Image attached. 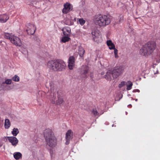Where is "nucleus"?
I'll use <instances>...</instances> for the list:
<instances>
[{
    "mask_svg": "<svg viewBox=\"0 0 160 160\" xmlns=\"http://www.w3.org/2000/svg\"><path fill=\"white\" fill-rule=\"evenodd\" d=\"M51 98L50 99V101L51 103L56 105H59L62 104L64 101L63 98L58 97V99L56 100V96L55 93L52 92L51 93Z\"/></svg>",
    "mask_w": 160,
    "mask_h": 160,
    "instance_id": "nucleus-6",
    "label": "nucleus"
},
{
    "mask_svg": "<svg viewBox=\"0 0 160 160\" xmlns=\"http://www.w3.org/2000/svg\"><path fill=\"white\" fill-rule=\"evenodd\" d=\"M44 135L47 145L51 148H54L56 146L57 139L51 129H46L44 131Z\"/></svg>",
    "mask_w": 160,
    "mask_h": 160,
    "instance_id": "nucleus-3",
    "label": "nucleus"
},
{
    "mask_svg": "<svg viewBox=\"0 0 160 160\" xmlns=\"http://www.w3.org/2000/svg\"><path fill=\"white\" fill-rule=\"evenodd\" d=\"M73 132L71 130H68L67 131L65 135L66 145H68L69 143L70 140L73 138Z\"/></svg>",
    "mask_w": 160,
    "mask_h": 160,
    "instance_id": "nucleus-8",
    "label": "nucleus"
},
{
    "mask_svg": "<svg viewBox=\"0 0 160 160\" xmlns=\"http://www.w3.org/2000/svg\"><path fill=\"white\" fill-rule=\"evenodd\" d=\"M57 94H58V97H63V93L61 91H58L57 92Z\"/></svg>",
    "mask_w": 160,
    "mask_h": 160,
    "instance_id": "nucleus-27",
    "label": "nucleus"
},
{
    "mask_svg": "<svg viewBox=\"0 0 160 160\" xmlns=\"http://www.w3.org/2000/svg\"><path fill=\"white\" fill-rule=\"evenodd\" d=\"M4 36L5 38L9 40L12 44L16 46L20 47L22 45V42L19 38L12 33L5 32Z\"/></svg>",
    "mask_w": 160,
    "mask_h": 160,
    "instance_id": "nucleus-5",
    "label": "nucleus"
},
{
    "mask_svg": "<svg viewBox=\"0 0 160 160\" xmlns=\"http://www.w3.org/2000/svg\"><path fill=\"white\" fill-rule=\"evenodd\" d=\"M64 7L62 10V12L63 13L66 14L72 9V8L71 5L68 3H66L64 4Z\"/></svg>",
    "mask_w": 160,
    "mask_h": 160,
    "instance_id": "nucleus-13",
    "label": "nucleus"
},
{
    "mask_svg": "<svg viewBox=\"0 0 160 160\" xmlns=\"http://www.w3.org/2000/svg\"><path fill=\"white\" fill-rule=\"evenodd\" d=\"M125 85V82L123 81L119 84L118 87L119 88H121L123 86Z\"/></svg>",
    "mask_w": 160,
    "mask_h": 160,
    "instance_id": "nucleus-29",
    "label": "nucleus"
},
{
    "mask_svg": "<svg viewBox=\"0 0 160 160\" xmlns=\"http://www.w3.org/2000/svg\"><path fill=\"white\" fill-rule=\"evenodd\" d=\"M128 106L129 107H130V108H131L132 107V106L131 104H129V105Z\"/></svg>",
    "mask_w": 160,
    "mask_h": 160,
    "instance_id": "nucleus-34",
    "label": "nucleus"
},
{
    "mask_svg": "<svg viewBox=\"0 0 160 160\" xmlns=\"http://www.w3.org/2000/svg\"><path fill=\"white\" fill-rule=\"evenodd\" d=\"M120 22V20H119V21L117 23L119 24Z\"/></svg>",
    "mask_w": 160,
    "mask_h": 160,
    "instance_id": "nucleus-36",
    "label": "nucleus"
},
{
    "mask_svg": "<svg viewBox=\"0 0 160 160\" xmlns=\"http://www.w3.org/2000/svg\"><path fill=\"white\" fill-rule=\"evenodd\" d=\"M136 101H137V99H136Z\"/></svg>",
    "mask_w": 160,
    "mask_h": 160,
    "instance_id": "nucleus-40",
    "label": "nucleus"
},
{
    "mask_svg": "<svg viewBox=\"0 0 160 160\" xmlns=\"http://www.w3.org/2000/svg\"><path fill=\"white\" fill-rule=\"evenodd\" d=\"M12 82V80L11 79H7L6 80L5 82L2 83L3 84H10Z\"/></svg>",
    "mask_w": 160,
    "mask_h": 160,
    "instance_id": "nucleus-26",
    "label": "nucleus"
},
{
    "mask_svg": "<svg viewBox=\"0 0 160 160\" xmlns=\"http://www.w3.org/2000/svg\"><path fill=\"white\" fill-rule=\"evenodd\" d=\"M1 17H2V15H0V22H1Z\"/></svg>",
    "mask_w": 160,
    "mask_h": 160,
    "instance_id": "nucleus-38",
    "label": "nucleus"
},
{
    "mask_svg": "<svg viewBox=\"0 0 160 160\" xmlns=\"http://www.w3.org/2000/svg\"><path fill=\"white\" fill-rule=\"evenodd\" d=\"M19 131L17 128H14L12 132V133L14 136H16L19 133Z\"/></svg>",
    "mask_w": 160,
    "mask_h": 160,
    "instance_id": "nucleus-22",
    "label": "nucleus"
},
{
    "mask_svg": "<svg viewBox=\"0 0 160 160\" xmlns=\"http://www.w3.org/2000/svg\"><path fill=\"white\" fill-rule=\"evenodd\" d=\"M85 51L84 48L82 47H79L78 49V53L81 57L83 56L84 54Z\"/></svg>",
    "mask_w": 160,
    "mask_h": 160,
    "instance_id": "nucleus-21",
    "label": "nucleus"
},
{
    "mask_svg": "<svg viewBox=\"0 0 160 160\" xmlns=\"http://www.w3.org/2000/svg\"><path fill=\"white\" fill-rule=\"evenodd\" d=\"M114 53L115 54H118V50L117 49H116L115 48L114 49Z\"/></svg>",
    "mask_w": 160,
    "mask_h": 160,
    "instance_id": "nucleus-30",
    "label": "nucleus"
},
{
    "mask_svg": "<svg viewBox=\"0 0 160 160\" xmlns=\"http://www.w3.org/2000/svg\"><path fill=\"white\" fill-rule=\"evenodd\" d=\"M78 21L79 22V24L81 25H83L86 22V21L82 18H78Z\"/></svg>",
    "mask_w": 160,
    "mask_h": 160,
    "instance_id": "nucleus-23",
    "label": "nucleus"
},
{
    "mask_svg": "<svg viewBox=\"0 0 160 160\" xmlns=\"http://www.w3.org/2000/svg\"><path fill=\"white\" fill-rule=\"evenodd\" d=\"M92 112L95 117L99 114V113L96 109H93L92 110Z\"/></svg>",
    "mask_w": 160,
    "mask_h": 160,
    "instance_id": "nucleus-25",
    "label": "nucleus"
},
{
    "mask_svg": "<svg viewBox=\"0 0 160 160\" xmlns=\"http://www.w3.org/2000/svg\"><path fill=\"white\" fill-rule=\"evenodd\" d=\"M156 48V42L152 41L148 42L140 49L139 54L142 56L148 57L153 53Z\"/></svg>",
    "mask_w": 160,
    "mask_h": 160,
    "instance_id": "nucleus-1",
    "label": "nucleus"
},
{
    "mask_svg": "<svg viewBox=\"0 0 160 160\" xmlns=\"http://www.w3.org/2000/svg\"><path fill=\"white\" fill-rule=\"evenodd\" d=\"M12 79L15 82H18L19 81V78L18 76L15 75L12 78Z\"/></svg>",
    "mask_w": 160,
    "mask_h": 160,
    "instance_id": "nucleus-24",
    "label": "nucleus"
},
{
    "mask_svg": "<svg viewBox=\"0 0 160 160\" xmlns=\"http://www.w3.org/2000/svg\"><path fill=\"white\" fill-rule=\"evenodd\" d=\"M107 44L110 49L112 50L115 48V46L111 40H108L107 41Z\"/></svg>",
    "mask_w": 160,
    "mask_h": 160,
    "instance_id": "nucleus-16",
    "label": "nucleus"
},
{
    "mask_svg": "<svg viewBox=\"0 0 160 160\" xmlns=\"http://www.w3.org/2000/svg\"><path fill=\"white\" fill-rule=\"evenodd\" d=\"M2 15L1 18V22L3 23L6 22L9 19V17L6 14H4Z\"/></svg>",
    "mask_w": 160,
    "mask_h": 160,
    "instance_id": "nucleus-17",
    "label": "nucleus"
},
{
    "mask_svg": "<svg viewBox=\"0 0 160 160\" xmlns=\"http://www.w3.org/2000/svg\"><path fill=\"white\" fill-rule=\"evenodd\" d=\"M75 65V58L73 56H70L68 59V66L70 70H72Z\"/></svg>",
    "mask_w": 160,
    "mask_h": 160,
    "instance_id": "nucleus-11",
    "label": "nucleus"
},
{
    "mask_svg": "<svg viewBox=\"0 0 160 160\" xmlns=\"http://www.w3.org/2000/svg\"><path fill=\"white\" fill-rule=\"evenodd\" d=\"M132 82L129 84V85H127V89L128 90H130L131 89L132 86Z\"/></svg>",
    "mask_w": 160,
    "mask_h": 160,
    "instance_id": "nucleus-28",
    "label": "nucleus"
},
{
    "mask_svg": "<svg viewBox=\"0 0 160 160\" xmlns=\"http://www.w3.org/2000/svg\"><path fill=\"white\" fill-rule=\"evenodd\" d=\"M92 35H94V36L95 37H96V35H95V32H92Z\"/></svg>",
    "mask_w": 160,
    "mask_h": 160,
    "instance_id": "nucleus-32",
    "label": "nucleus"
},
{
    "mask_svg": "<svg viewBox=\"0 0 160 160\" xmlns=\"http://www.w3.org/2000/svg\"><path fill=\"white\" fill-rule=\"evenodd\" d=\"M69 36H65L62 38L61 41L63 43L69 41L71 39L69 37Z\"/></svg>",
    "mask_w": 160,
    "mask_h": 160,
    "instance_id": "nucleus-20",
    "label": "nucleus"
},
{
    "mask_svg": "<svg viewBox=\"0 0 160 160\" xmlns=\"http://www.w3.org/2000/svg\"><path fill=\"white\" fill-rule=\"evenodd\" d=\"M27 27L26 31L28 34L30 35L34 34L36 30V27L34 25L28 23L27 25Z\"/></svg>",
    "mask_w": 160,
    "mask_h": 160,
    "instance_id": "nucleus-9",
    "label": "nucleus"
},
{
    "mask_svg": "<svg viewBox=\"0 0 160 160\" xmlns=\"http://www.w3.org/2000/svg\"><path fill=\"white\" fill-rule=\"evenodd\" d=\"M94 22L96 25L100 27H104L110 23L111 20L107 15L98 14L95 16Z\"/></svg>",
    "mask_w": 160,
    "mask_h": 160,
    "instance_id": "nucleus-4",
    "label": "nucleus"
},
{
    "mask_svg": "<svg viewBox=\"0 0 160 160\" xmlns=\"http://www.w3.org/2000/svg\"><path fill=\"white\" fill-rule=\"evenodd\" d=\"M11 126V123L9 120L8 119L5 120L4 122L5 128L6 129L8 128Z\"/></svg>",
    "mask_w": 160,
    "mask_h": 160,
    "instance_id": "nucleus-19",
    "label": "nucleus"
},
{
    "mask_svg": "<svg viewBox=\"0 0 160 160\" xmlns=\"http://www.w3.org/2000/svg\"><path fill=\"white\" fill-rule=\"evenodd\" d=\"M62 31H63V34L65 36H70L69 33L71 32V28L68 27H66L63 28Z\"/></svg>",
    "mask_w": 160,
    "mask_h": 160,
    "instance_id": "nucleus-14",
    "label": "nucleus"
},
{
    "mask_svg": "<svg viewBox=\"0 0 160 160\" xmlns=\"http://www.w3.org/2000/svg\"><path fill=\"white\" fill-rule=\"evenodd\" d=\"M89 70V68L88 66L86 65H83L82 67L81 73L84 75V78H86L87 77V74L88 73Z\"/></svg>",
    "mask_w": 160,
    "mask_h": 160,
    "instance_id": "nucleus-12",
    "label": "nucleus"
},
{
    "mask_svg": "<svg viewBox=\"0 0 160 160\" xmlns=\"http://www.w3.org/2000/svg\"><path fill=\"white\" fill-rule=\"evenodd\" d=\"M2 145V144L1 142H0V147H1Z\"/></svg>",
    "mask_w": 160,
    "mask_h": 160,
    "instance_id": "nucleus-35",
    "label": "nucleus"
},
{
    "mask_svg": "<svg viewBox=\"0 0 160 160\" xmlns=\"http://www.w3.org/2000/svg\"><path fill=\"white\" fill-rule=\"evenodd\" d=\"M53 152V151H52V150H51L50 151V153L51 154V157H52Z\"/></svg>",
    "mask_w": 160,
    "mask_h": 160,
    "instance_id": "nucleus-31",
    "label": "nucleus"
},
{
    "mask_svg": "<svg viewBox=\"0 0 160 160\" xmlns=\"http://www.w3.org/2000/svg\"><path fill=\"white\" fill-rule=\"evenodd\" d=\"M78 19V18H74V21H76V19Z\"/></svg>",
    "mask_w": 160,
    "mask_h": 160,
    "instance_id": "nucleus-37",
    "label": "nucleus"
},
{
    "mask_svg": "<svg viewBox=\"0 0 160 160\" xmlns=\"http://www.w3.org/2000/svg\"><path fill=\"white\" fill-rule=\"evenodd\" d=\"M123 68L121 66H118L114 68L112 72V77L116 78L121 74L123 71Z\"/></svg>",
    "mask_w": 160,
    "mask_h": 160,
    "instance_id": "nucleus-7",
    "label": "nucleus"
},
{
    "mask_svg": "<svg viewBox=\"0 0 160 160\" xmlns=\"http://www.w3.org/2000/svg\"><path fill=\"white\" fill-rule=\"evenodd\" d=\"M6 139H8L9 142L14 147H16L18 144V140L15 137H5Z\"/></svg>",
    "mask_w": 160,
    "mask_h": 160,
    "instance_id": "nucleus-10",
    "label": "nucleus"
},
{
    "mask_svg": "<svg viewBox=\"0 0 160 160\" xmlns=\"http://www.w3.org/2000/svg\"><path fill=\"white\" fill-rule=\"evenodd\" d=\"M138 92H139V90H137Z\"/></svg>",
    "mask_w": 160,
    "mask_h": 160,
    "instance_id": "nucleus-39",
    "label": "nucleus"
},
{
    "mask_svg": "<svg viewBox=\"0 0 160 160\" xmlns=\"http://www.w3.org/2000/svg\"><path fill=\"white\" fill-rule=\"evenodd\" d=\"M115 58H118V54H115Z\"/></svg>",
    "mask_w": 160,
    "mask_h": 160,
    "instance_id": "nucleus-33",
    "label": "nucleus"
},
{
    "mask_svg": "<svg viewBox=\"0 0 160 160\" xmlns=\"http://www.w3.org/2000/svg\"><path fill=\"white\" fill-rule=\"evenodd\" d=\"M22 156V154L20 152H16L13 154L14 157L16 160L19 159Z\"/></svg>",
    "mask_w": 160,
    "mask_h": 160,
    "instance_id": "nucleus-18",
    "label": "nucleus"
},
{
    "mask_svg": "<svg viewBox=\"0 0 160 160\" xmlns=\"http://www.w3.org/2000/svg\"><path fill=\"white\" fill-rule=\"evenodd\" d=\"M112 76V72L111 71H108L104 76V78L108 80H111Z\"/></svg>",
    "mask_w": 160,
    "mask_h": 160,
    "instance_id": "nucleus-15",
    "label": "nucleus"
},
{
    "mask_svg": "<svg viewBox=\"0 0 160 160\" xmlns=\"http://www.w3.org/2000/svg\"><path fill=\"white\" fill-rule=\"evenodd\" d=\"M48 67L51 70L54 71H61L65 69L66 64L61 59L53 60L48 61Z\"/></svg>",
    "mask_w": 160,
    "mask_h": 160,
    "instance_id": "nucleus-2",
    "label": "nucleus"
}]
</instances>
